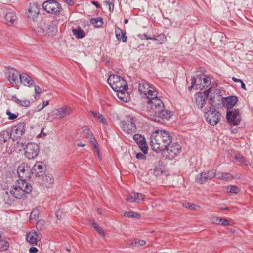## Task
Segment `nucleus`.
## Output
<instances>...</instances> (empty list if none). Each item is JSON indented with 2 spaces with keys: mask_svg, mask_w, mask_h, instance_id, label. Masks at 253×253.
I'll return each instance as SVG.
<instances>
[{
  "mask_svg": "<svg viewBox=\"0 0 253 253\" xmlns=\"http://www.w3.org/2000/svg\"><path fill=\"white\" fill-rule=\"evenodd\" d=\"M42 238V235L36 231H32L26 235L27 241L31 244L36 245L38 240Z\"/></svg>",
  "mask_w": 253,
  "mask_h": 253,
  "instance_id": "5701e85b",
  "label": "nucleus"
},
{
  "mask_svg": "<svg viewBox=\"0 0 253 253\" xmlns=\"http://www.w3.org/2000/svg\"><path fill=\"white\" fill-rule=\"evenodd\" d=\"M48 33L54 35L57 32V26L55 21H51L48 27Z\"/></svg>",
  "mask_w": 253,
  "mask_h": 253,
  "instance_id": "2f4dec72",
  "label": "nucleus"
},
{
  "mask_svg": "<svg viewBox=\"0 0 253 253\" xmlns=\"http://www.w3.org/2000/svg\"><path fill=\"white\" fill-rule=\"evenodd\" d=\"M72 32L73 35L77 39H82L85 36V32L80 26L73 28Z\"/></svg>",
  "mask_w": 253,
  "mask_h": 253,
  "instance_id": "c756f323",
  "label": "nucleus"
},
{
  "mask_svg": "<svg viewBox=\"0 0 253 253\" xmlns=\"http://www.w3.org/2000/svg\"><path fill=\"white\" fill-rule=\"evenodd\" d=\"M232 80L235 82H242V80L240 79H237L235 77H232Z\"/></svg>",
  "mask_w": 253,
  "mask_h": 253,
  "instance_id": "338daca9",
  "label": "nucleus"
},
{
  "mask_svg": "<svg viewBox=\"0 0 253 253\" xmlns=\"http://www.w3.org/2000/svg\"><path fill=\"white\" fill-rule=\"evenodd\" d=\"M42 179L44 184H51L54 182V179L50 175L43 176Z\"/></svg>",
  "mask_w": 253,
  "mask_h": 253,
  "instance_id": "58836bf2",
  "label": "nucleus"
},
{
  "mask_svg": "<svg viewBox=\"0 0 253 253\" xmlns=\"http://www.w3.org/2000/svg\"><path fill=\"white\" fill-rule=\"evenodd\" d=\"M214 177L220 180L228 181L233 178L232 175L228 172H217L216 170L212 169Z\"/></svg>",
  "mask_w": 253,
  "mask_h": 253,
  "instance_id": "b1692460",
  "label": "nucleus"
},
{
  "mask_svg": "<svg viewBox=\"0 0 253 253\" xmlns=\"http://www.w3.org/2000/svg\"><path fill=\"white\" fill-rule=\"evenodd\" d=\"M32 190V186L23 180H17L15 186H12L9 191H5L3 194V201L5 204L11 205L16 199H20L26 197Z\"/></svg>",
  "mask_w": 253,
  "mask_h": 253,
  "instance_id": "f03ea898",
  "label": "nucleus"
},
{
  "mask_svg": "<svg viewBox=\"0 0 253 253\" xmlns=\"http://www.w3.org/2000/svg\"><path fill=\"white\" fill-rule=\"evenodd\" d=\"M8 80L11 84H16L20 79V74L19 72L14 68H9L8 70Z\"/></svg>",
  "mask_w": 253,
  "mask_h": 253,
  "instance_id": "412c9836",
  "label": "nucleus"
},
{
  "mask_svg": "<svg viewBox=\"0 0 253 253\" xmlns=\"http://www.w3.org/2000/svg\"><path fill=\"white\" fill-rule=\"evenodd\" d=\"M198 79V83L196 85L197 89L202 90L208 87L211 84V80L209 77L205 75L200 76Z\"/></svg>",
  "mask_w": 253,
  "mask_h": 253,
  "instance_id": "f3484780",
  "label": "nucleus"
},
{
  "mask_svg": "<svg viewBox=\"0 0 253 253\" xmlns=\"http://www.w3.org/2000/svg\"><path fill=\"white\" fill-rule=\"evenodd\" d=\"M9 247V243L4 240H2L1 239L0 240V251H6Z\"/></svg>",
  "mask_w": 253,
  "mask_h": 253,
  "instance_id": "c9c22d12",
  "label": "nucleus"
},
{
  "mask_svg": "<svg viewBox=\"0 0 253 253\" xmlns=\"http://www.w3.org/2000/svg\"><path fill=\"white\" fill-rule=\"evenodd\" d=\"M64 2L68 4L69 5H73L74 3L73 0H63Z\"/></svg>",
  "mask_w": 253,
  "mask_h": 253,
  "instance_id": "680f3d73",
  "label": "nucleus"
},
{
  "mask_svg": "<svg viewBox=\"0 0 253 253\" xmlns=\"http://www.w3.org/2000/svg\"><path fill=\"white\" fill-rule=\"evenodd\" d=\"M11 100L15 102L19 105L27 107L30 105V102L28 99H18L16 95H13L11 97Z\"/></svg>",
  "mask_w": 253,
  "mask_h": 253,
  "instance_id": "c85d7f7f",
  "label": "nucleus"
},
{
  "mask_svg": "<svg viewBox=\"0 0 253 253\" xmlns=\"http://www.w3.org/2000/svg\"><path fill=\"white\" fill-rule=\"evenodd\" d=\"M152 98L147 101L149 105L148 114L149 118L156 122H161L165 120H168L172 115L171 111L165 110L163 101L157 97V94H153Z\"/></svg>",
  "mask_w": 253,
  "mask_h": 253,
  "instance_id": "f257e3e1",
  "label": "nucleus"
},
{
  "mask_svg": "<svg viewBox=\"0 0 253 253\" xmlns=\"http://www.w3.org/2000/svg\"><path fill=\"white\" fill-rule=\"evenodd\" d=\"M52 115L54 116V118L56 119H60L62 118V116L58 112V109H56L53 111Z\"/></svg>",
  "mask_w": 253,
  "mask_h": 253,
  "instance_id": "09e8293b",
  "label": "nucleus"
},
{
  "mask_svg": "<svg viewBox=\"0 0 253 253\" xmlns=\"http://www.w3.org/2000/svg\"><path fill=\"white\" fill-rule=\"evenodd\" d=\"M21 146L23 148L25 156L29 160L35 159L39 153V146L35 143L30 142L27 144L22 143Z\"/></svg>",
  "mask_w": 253,
  "mask_h": 253,
  "instance_id": "0eeeda50",
  "label": "nucleus"
},
{
  "mask_svg": "<svg viewBox=\"0 0 253 253\" xmlns=\"http://www.w3.org/2000/svg\"><path fill=\"white\" fill-rule=\"evenodd\" d=\"M135 196V192L131 193L126 196V200L130 203L135 202L136 199H134Z\"/></svg>",
  "mask_w": 253,
  "mask_h": 253,
  "instance_id": "79ce46f5",
  "label": "nucleus"
},
{
  "mask_svg": "<svg viewBox=\"0 0 253 253\" xmlns=\"http://www.w3.org/2000/svg\"><path fill=\"white\" fill-rule=\"evenodd\" d=\"M115 33L118 40H122L123 42H126L127 37L126 35V32H123L120 28L116 27Z\"/></svg>",
  "mask_w": 253,
  "mask_h": 253,
  "instance_id": "a878e982",
  "label": "nucleus"
},
{
  "mask_svg": "<svg viewBox=\"0 0 253 253\" xmlns=\"http://www.w3.org/2000/svg\"><path fill=\"white\" fill-rule=\"evenodd\" d=\"M240 83H241V88L243 89H244V90H246L247 88L246 87V85H245V83L243 82V81L242 80V82H240Z\"/></svg>",
  "mask_w": 253,
  "mask_h": 253,
  "instance_id": "0e129e2a",
  "label": "nucleus"
},
{
  "mask_svg": "<svg viewBox=\"0 0 253 253\" xmlns=\"http://www.w3.org/2000/svg\"><path fill=\"white\" fill-rule=\"evenodd\" d=\"M133 138L142 152L145 154H147L148 146L144 137L139 134H135L133 135Z\"/></svg>",
  "mask_w": 253,
  "mask_h": 253,
  "instance_id": "dca6fc26",
  "label": "nucleus"
},
{
  "mask_svg": "<svg viewBox=\"0 0 253 253\" xmlns=\"http://www.w3.org/2000/svg\"><path fill=\"white\" fill-rule=\"evenodd\" d=\"M91 224L95 229L98 227V225L94 222H92Z\"/></svg>",
  "mask_w": 253,
  "mask_h": 253,
  "instance_id": "774afa93",
  "label": "nucleus"
},
{
  "mask_svg": "<svg viewBox=\"0 0 253 253\" xmlns=\"http://www.w3.org/2000/svg\"><path fill=\"white\" fill-rule=\"evenodd\" d=\"M211 88L206 89L203 92H198L195 95V102L198 108L202 109L206 104V99L209 95Z\"/></svg>",
  "mask_w": 253,
  "mask_h": 253,
  "instance_id": "4468645a",
  "label": "nucleus"
},
{
  "mask_svg": "<svg viewBox=\"0 0 253 253\" xmlns=\"http://www.w3.org/2000/svg\"><path fill=\"white\" fill-rule=\"evenodd\" d=\"M222 220V217H215L212 218L211 221L212 222L215 223L216 224L220 225L221 221Z\"/></svg>",
  "mask_w": 253,
  "mask_h": 253,
  "instance_id": "8fccbe9b",
  "label": "nucleus"
},
{
  "mask_svg": "<svg viewBox=\"0 0 253 253\" xmlns=\"http://www.w3.org/2000/svg\"><path fill=\"white\" fill-rule=\"evenodd\" d=\"M49 104V102L48 101H44L43 102V104H42V107H41L40 108H39L38 109V111H41L42 109H43L45 106H46L47 105Z\"/></svg>",
  "mask_w": 253,
  "mask_h": 253,
  "instance_id": "bf43d9fd",
  "label": "nucleus"
},
{
  "mask_svg": "<svg viewBox=\"0 0 253 253\" xmlns=\"http://www.w3.org/2000/svg\"><path fill=\"white\" fill-rule=\"evenodd\" d=\"M212 170H208L207 172H201L197 175L195 181L200 184H203L209 180L214 178Z\"/></svg>",
  "mask_w": 253,
  "mask_h": 253,
  "instance_id": "2eb2a0df",
  "label": "nucleus"
},
{
  "mask_svg": "<svg viewBox=\"0 0 253 253\" xmlns=\"http://www.w3.org/2000/svg\"><path fill=\"white\" fill-rule=\"evenodd\" d=\"M42 162H37L32 168V173L36 176H42L44 173L45 167Z\"/></svg>",
  "mask_w": 253,
  "mask_h": 253,
  "instance_id": "6ab92c4d",
  "label": "nucleus"
},
{
  "mask_svg": "<svg viewBox=\"0 0 253 253\" xmlns=\"http://www.w3.org/2000/svg\"><path fill=\"white\" fill-rule=\"evenodd\" d=\"M183 206L185 208H188L191 210H195L196 205L190 203H185L183 204Z\"/></svg>",
  "mask_w": 253,
  "mask_h": 253,
  "instance_id": "49530a36",
  "label": "nucleus"
},
{
  "mask_svg": "<svg viewBox=\"0 0 253 253\" xmlns=\"http://www.w3.org/2000/svg\"><path fill=\"white\" fill-rule=\"evenodd\" d=\"M136 119L134 117H131L127 121H122L120 126L123 130L127 133H131L136 129Z\"/></svg>",
  "mask_w": 253,
  "mask_h": 253,
  "instance_id": "f8f14e48",
  "label": "nucleus"
},
{
  "mask_svg": "<svg viewBox=\"0 0 253 253\" xmlns=\"http://www.w3.org/2000/svg\"><path fill=\"white\" fill-rule=\"evenodd\" d=\"M17 173L19 177V180H23L26 181L31 178L32 169L28 165L24 163H21L17 168Z\"/></svg>",
  "mask_w": 253,
  "mask_h": 253,
  "instance_id": "9d476101",
  "label": "nucleus"
},
{
  "mask_svg": "<svg viewBox=\"0 0 253 253\" xmlns=\"http://www.w3.org/2000/svg\"><path fill=\"white\" fill-rule=\"evenodd\" d=\"M124 216L131 218H139L141 217L140 214L135 213L133 211L131 212H126L124 213Z\"/></svg>",
  "mask_w": 253,
  "mask_h": 253,
  "instance_id": "4c0bfd02",
  "label": "nucleus"
},
{
  "mask_svg": "<svg viewBox=\"0 0 253 253\" xmlns=\"http://www.w3.org/2000/svg\"><path fill=\"white\" fill-rule=\"evenodd\" d=\"M191 85L189 86L188 89L189 91H191L194 85H196L197 79L194 77H192L191 79Z\"/></svg>",
  "mask_w": 253,
  "mask_h": 253,
  "instance_id": "3c124183",
  "label": "nucleus"
},
{
  "mask_svg": "<svg viewBox=\"0 0 253 253\" xmlns=\"http://www.w3.org/2000/svg\"><path fill=\"white\" fill-rule=\"evenodd\" d=\"M238 97L236 96H230L227 97L223 98L222 103L227 110L232 109L238 101Z\"/></svg>",
  "mask_w": 253,
  "mask_h": 253,
  "instance_id": "a211bd4d",
  "label": "nucleus"
},
{
  "mask_svg": "<svg viewBox=\"0 0 253 253\" xmlns=\"http://www.w3.org/2000/svg\"><path fill=\"white\" fill-rule=\"evenodd\" d=\"M140 38L142 39H146V40H149L150 39V37H149L147 34H143L142 35L140 36Z\"/></svg>",
  "mask_w": 253,
  "mask_h": 253,
  "instance_id": "e2e57ef3",
  "label": "nucleus"
},
{
  "mask_svg": "<svg viewBox=\"0 0 253 253\" xmlns=\"http://www.w3.org/2000/svg\"><path fill=\"white\" fill-rule=\"evenodd\" d=\"M204 116L206 121L211 125H216L220 121L221 114L214 107L205 109Z\"/></svg>",
  "mask_w": 253,
  "mask_h": 253,
  "instance_id": "423d86ee",
  "label": "nucleus"
},
{
  "mask_svg": "<svg viewBox=\"0 0 253 253\" xmlns=\"http://www.w3.org/2000/svg\"><path fill=\"white\" fill-rule=\"evenodd\" d=\"M38 252V250L37 248L32 247L30 248L29 252L30 253H37Z\"/></svg>",
  "mask_w": 253,
  "mask_h": 253,
  "instance_id": "13d9d810",
  "label": "nucleus"
},
{
  "mask_svg": "<svg viewBox=\"0 0 253 253\" xmlns=\"http://www.w3.org/2000/svg\"><path fill=\"white\" fill-rule=\"evenodd\" d=\"M40 13V5L37 2H33L31 3L28 12V17L33 20Z\"/></svg>",
  "mask_w": 253,
  "mask_h": 253,
  "instance_id": "aec40b11",
  "label": "nucleus"
},
{
  "mask_svg": "<svg viewBox=\"0 0 253 253\" xmlns=\"http://www.w3.org/2000/svg\"><path fill=\"white\" fill-rule=\"evenodd\" d=\"M96 231L100 235H102V236H104V231L102 229V228H101V227H100L99 226H98V227H97L96 229Z\"/></svg>",
  "mask_w": 253,
  "mask_h": 253,
  "instance_id": "4d7b16f0",
  "label": "nucleus"
},
{
  "mask_svg": "<svg viewBox=\"0 0 253 253\" xmlns=\"http://www.w3.org/2000/svg\"><path fill=\"white\" fill-rule=\"evenodd\" d=\"M117 92V96L118 98L123 102H126L128 100V95L126 94V91H118Z\"/></svg>",
  "mask_w": 253,
  "mask_h": 253,
  "instance_id": "72a5a7b5",
  "label": "nucleus"
},
{
  "mask_svg": "<svg viewBox=\"0 0 253 253\" xmlns=\"http://www.w3.org/2000/svg\"><path fill=\"white\" fill-rule=\"evenodd\" d=\"M90 113L91 115H92L94 117V118H95L96 119L98 120V121L100 123H101L104 125L107 124L106 120L102 114H101L99 112H95L92 111H91L90 112Z\"/></svg>",
  "mask_w": 253,
  "mask_h": 253,
  "instance_id": "7c9ffc66",
  "label": "nucleus"
},
{
  "mask_svg": "<svg viewBox=\"0 0 253 253\" xmlns=\"http://www.w3.org/2000/svg\"><path fill=\"white\" fill-rule=\"evenodd\" d=\"M4 18L8 22L13 24L16 20L17 17L13 12H8L5 14Z\"/></svg>",
  "mask_w": 253,
  "mask_h": 253,
  "instance_id": "473e14b6",
  "label": "nucleus"
},
{
  "mask_svg": "<svg viewBox=\"0 0 253 253\" xmlns=\"http://www.w3.org/2000/svg\"><path fill=\"white\" fill-rule=\"evenodd\" d=\"M135 196H137V199H136L135 202L140 203L144 200L145 195L142 193L135 192Z\"/></svg>",
  "mask_w": 253,
  "mask_h": 253,
  "instance_id": "a18cd8bd",
  "label": "nucleus"
},
{
  "mask_svg": "<svg viewBox=\"0 0 253 253\" xmlns=\"http://www.w3.org/2000/svg\"><path fill=\"white\" fill-rule=\"evenodd\" d=\"M138 87L139 92L141 94L145 95L148 99L152 98L153 94H157V92L154 87L151 86L146 81H143L141 83H139Z\"/></svg>",
  "mask_w": 253,
  "mask_h": 253,
  "instance_id": "1a4fd4ad",
  "label": "nucleus"
},
{
  "mask_svg": "<svg viewBox=\"0 0 253 253\" xmlns=\"http://www.w3.org/2000/svg\"><path fill=\"white\" fill-rule=\"evenodd\" d=\"M220 225L223 226H228L230 225V223L227 219L222 218Z\"/></svg>",
  "mask_w": 253,
  "mask_h": 253,
  "instance_id": "5fc2aeb1",
  "label": "nucleus"
},
{
  "mask_svg": "<svg viewBox=\"0 0 253 253\" xmlns=\"http://www.w3.org/2000/svg\"><path fill=\"white\" fill-rule=\"evenodd\" d=\"M91 3L97 8H101V5L96 1H92Z\"/></svg>",
  "mask_w": 253,
  "mask_h": 253,
  "instance_id": "052dcab7",
  "label": "nucleus"
},
{
  "mask_svg": "<svg viewBox=\"0 0 253 253\" xmlns=\"http://www.w3.org/2000/svg\"><path fill=\"white\" fill-rule=\"evenodd\" d=\"M11 139L10 130H3L0 133V144H2Z\"/></svg>",
  "mask_w": 253,
  "mask_h": 253,
  "instance_id": "cd10ccee",
  "label": "nucleus"
},
{
  "mask_svg": "<svg viewBox=\"0 0 253 253\" xmlns=\"http://www.w3.org/2000/svg\"><path fill=\"white\" fill-rule=\"evenodd\" d=\"M108 82L115 91H126L128 89L126 82L120 76L115 74L110 75L108 78Z\"/></svg>",
  "mask_w": 253,
  "mask_h": 253,
  "instance_id": "20e7f679",
  "label": "nucleus"
},
{
  "mask_svg": "<svg viewBox=\"0 0 253 253\" xmlns=\"http://www.w3.org/2000/svg\"><path fill=\"white\" fill-rule=\"evenodd\" d=\"M235 159L237 161L240 163H243L245 161L244 158L241 155H236L235 157Z\"/></svg>",
  "mask_w": 253,
  "mask_h": 253,
  "instance_id": "603ef678",
  "label": "nucleus"
},
{
  "mask_svg": "<svg viewBox=\"0 0 253 253\" xmlns=\"http://www.w3.org/2000/svg\"><path fill=\"white\" fill-rule=\"evenodd\" d=\"M167 38L163 34H161L157 36V41L158 44H162L166 41Z\"/></svg>",
  "mask_w": 253,
  "mask_h": 253,
  "instance_id": "a19ab883",
  "label": "nucleus"
},
{
  "mask_svg": "<svg viewBox=\"0 0 253 253\" xmlns=\"http://www.w3.org/2000/svg\"><path fill=\"white\" fill-rule=\"evenodd\" d=\"M92 24L94 25L95 27H101L103 25V20L101 18H92L90 20Z\"/></svg>",
  "mask_w": 253,
  "mask_h": 253,
  "instance_id": "f704fd0d",
  "label": "nucleus"
},
{
  "mask_svg": "<svg viewBox=\"0 0 253 253\" xmlns=\"http://www.w3.org/2000/svg\"><path fill=\"white\" fill-rule=\"evenodd\" d=\"M35 89V93L36 94L39 95L42 92V90L41 88L38 85H35L34 87Z\"/></svg>",
  "mask_w": 253,
  "mask_h": 253,
  "instance_id": "6e6d98bb",
  "label": "nucleus"
},
{
  "mask_svg": "<svg viewBox=\"0 0 253 253\" xmlns=\"http://www.w3.org/2000/svg\"><path fill=\"white\" fill-rule=\"evenodd\" d=\"M19 80L25 86L30 87L35 84L32 78L26 73L21 74Z\"/></svg>",
  "mask_w": 253,
  "mask_h": 253,
  "instance_id": "393cba45",
  "label": "nucleus"
},
{
  "mask_svg": "<svg viewBox=\"0 0 253 253\" xmlns=\"http://www.w3.org/2000/svg\"><path fill=\"white\" fill-rule=\"evenodd\" d=\"M104 3L106 5L108 6L109 11L112 12L114 10V0H109L108 1H105Z\"/></svg>",
  "mask_w": 253,
  "mask_h": 253,
  "instance_id": "c03bdc74",
  "label": "nucleus"
},
{
  "mask_svg": "<svg viewBox=\"0 0 253 253\" xmlns=\"http://www.w3.org/2000/svg\"><path fill=\"white\" fill-rule=\"evenodd\" d=\"M39 215V211L37 210H34L31 213L30 215V220L32 221L33 220L35 221L38 220Z\"/></svg>",
  "mask_w": 253,
  "mask_h": 253,
  "instance_id": "ea45409f",
  "label": "nucleus"
},
{
  "mask_svg": "<svg viewBox=\"0 0 253 253\" xmlns=\"http://www.w3.org/2000/svg\"><path fill=\"white\" fill-rule=\"evenodd\" d=\"M227 192L237 194L239 192V188L235 185H229L226 188Z\"/></svg>",
  "mask_w": 253,
  "mask_h": 253,
  "instance_id": "e433bc0d",
  "label": "nucleus"
},
{
  "mask_svg": "<svg viewBox=\"0 0 253 253\" xmlns=\"http://www.w3.org/2000/svg\"><path fill=\"white\" fill-rule=\"evenodd\" d=\"M145 154H142L141 153H137L136 154V158L138 159H140V160H144V159H145L146 158V156H145Z\"/></svg>",
  "mask_w": 253,
  "mask_h": 253,
  "instance_id": "864d4df0",
  "label": "nucleus"
},
{
  "mask_svg": "<svg viewBox=\"0 0 253 253\" xmlns=\"http://www.w3.org/2000/svg\"><path fill=\"white\" fill-rule=\"evenodd\" d=\"M6 114L8 116V119L11 120H13L17 118V115L11 113L10 111L7 110L6 111Z\"/></svg>",
  "mask_w": 253,
  "mask_h": 253,
  "instance_id": "de8ad7c7",
  "label": "nucleus"
},
{
  "mask_svg": "<svg viewBox=\"0 0 253 253\" xmlns=\"http://www.w3.org/2000/svg\"><path fill=\"white\" fill-rule=\"evenodd\" d=\"M84 135L85 137L88 139L89 142L93 147L95 152L96 153L97 155H98V157H99V149L97 148L96 140L93 136V134L90 131V130L88 129H85L83 131Z\"/></svg>",
  "mask_w": 253,
  "mask_h": 253,
  "instance_id": "4be33fe9",
  "label": "nucleus"
},
{
  "mask_svg": "<svg viewBox=\"0 0 253 253\" xmlns=\"http://www.w3.org/2000/svg\"><path fill=\"white\" fill-rule=\"evenodd\" d=\"M25 131V123L21 122L13 126L10 131L13 141L17 140Z\"/></svg>",
  "mask_w": 253,
  "mask_h": 253,
  "instance_id": "9b49d317",
  "label": "nucleus"
},
{
  "mask_svg": "<svg viewBox=\"0 0 253 253\" xmlns=\"http://www.w3.org/2000/svg\"><path fill=\"white\" fill-rule=\"evenodd\" d=\"M182 151L181 146L177 143H171L162 153L163 157L169 160H173Z\"/></svg>",
  "mask_w": 253,
  "mask_h": 253,
  "instance_id": "39448f33",
  "label": "nucleus"
},
{
  "mask_svg": "<svg viewBox=\"0 0 253 253\" xmlns=\"http://www.w3.org/2000/svg\"><path fill=\"white\" fill-rule=\"evenodd\" d=\"M58 109V112L60 115L62 116V118H64L72 112V108L69 106H63L61 107H60Z\"/></svg>",
  "mask_w": 253,
  "mask_h": 253,
  "instance_id": "bb28decb",
  "label": "nucleus"
},
{
  "mask_svg": "<svg viewBox=\"0 0 253 253\" xmlns=\"http://www.w3.org/2000/svg\"><path fill=\"white\" fill-rule=\"evenodd\" d=\"M226 119L228 122L231 125H238L241 121V117L239 110L237 109L227 110Z\"/></svg>",
  "mask_w": 253,
  "mask_h": 253,
  "instance_id": "ddd939ff",
  "label": "nucleus"
},
{
  "mask_svg": "<svg viewBox=\"0 0 253 253\" xmlns=\"http://www.w3.org/2000/svg\"><path fill=\"white\" fill-rule=\"evenodd\" d=\"M214 102V98L211 97L210 100V103L211 106V107H214L213 103Z\"/></svg>",
  "mask_w": 253,
  "mask_h": 253,
  "instance_id": "69168bd1",
  "label": "nucleus"
},
{
  "mask_svg": "<svg viewBox=\"0 0 253 253\" xmlns=\"http://www.w3.org/2000/svg\"><path fill=\"white\" fill-rule=\"evenodd\" d=\"M172 136L165 130H157L150 136V145L157 153H162L172 142Z\"/></svg>",
  "mask_w": 253,
  "mask_h": 253,
  "instance_id": "7ed1b4c3",
  "label": "nucleus"
},
{
  "mask_svg": "<svg viewBox=\"0 0 253 253\" xmlns=\"http://www.w3.org/2000/svg\"><path fill=\"white\" fill-rule=\"evenodd\" d=\"M145 244L146 242L144 240H139L138 241H132L131 243V245L134 246H142Z\"/></svg>",
  "mask_w": 253,
  "mask_h": 253,
  "instance_id": "37998d69",
  "label": "nucleus"
},
{
  "mask_svg": "<svg viewBox=\"0 0 253 253\" xmlns=\"http://www.w3.org/2000/svg\"><path fill=\"white\" fill-rule=\"evenodd\" d=\"M43 9L48 13L52 14H59L62 9L59 2L53 0H49L42 3Z\"/></svg>",
  "mask_w": 253,
  "mask_h": 253,
  "instance_id": "6e6552de",
  "label": "nucleus"
}]
</instances>
